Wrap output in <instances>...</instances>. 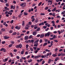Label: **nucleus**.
Wrapping results in <instances>:
<instances>
[{"label": "nucleus", "instance_id": "f257e3e1", "mask_svg": "<svg viewBox=\"0 0 65 65\" xmlns=\"http://www.w3.org/2000/svg\"><path fill=\"white\" fill-rule=\"evenodd\" d=\"M50 34H51V32H49L45 34V37H47V36L48 37V36H50Z\"/></svg>", "mask_w": 65, "mask_h": 65}, {"label": "nucleus", "instance_id": "f03ea898", "mask_svg": "<svg viewBox=\"0 0 65 65\" xmlns=\"http://www.w3.org/2000/svg\"><path fill=\"white\" fill-rule=\"evenodd\" d=\"M26 4V3L24 2L21 4L20 5V6H22V7H25V6H26V5H25Z\"/></svg>", "mask_w": 65, "mask_h": 65}, {"label": "nucleus", "instance_id": "7ed1b4c3", "mask_svg": "<svg viewBox=\"0 0 65 65\" xmlns=\"http://www.w3.org/2000/svg\"><path fill=\"white\" fill-rule=\"evenodd\" d=\"M52 2H53V1L51 0H49L48 1V3H51L50 5L52 4Z\"/></svg>", "mask_w": 65, "mask_h": 65}, {"label": "nucleus", "instance_id": "20e7f679", "mask_svg": "<svg viewBox=\"0 0 65 65\" xmlns=\"http://www.w3.org/2000/svg\"><path fill=\"white\" fill-rule=\"evenodd\" d=\"M4 38L5 39H7L9 38V37H7L6 36H4Z\"/></svg>", "mask_w": 65, "mask_h": 65}, {"label": "nucleus", "instance_id": "39448f33", "mask_svg": "<svg viewBox=\"0 0 65 65\" xmlns=\"http://www.w3.org/2000/svg\"><path fill=\"white\" fill-rule=\"evenodd\" d=\"M36 33H37V32L36 31H34L32 32V34L34 35H36Z\"/></svg>", "mask_w": 65, "mask_h": 65}, {"label": "nucleus", "instance_id": "423d86ee", "mask_svg": "<svg viewBox=\"0 0 65 65\" xmlns=\"http://www.w3.org/2000/svg\"><path fill=\"white\" fill-rule=\"evenodd\" d=\"M15 29H17L18 30H19L20 29V27L19 26L18 27V26L17 25L15 27Z\"/></svg>", "mask_w": 65, "mask_h": 65}, {"label": "nucleus", "instance_id": "0eeeda50", "mask_svg": "<svg viewBox=\"0 0 65 65\" xmlns=\"http://www.w3.org/2000/svg\"><path fill=\"white\" fill-rule=\"evenodd\" d=\"M29 45L28 44H26V50H27H27H29V48H28V47H29Z\"/></svg>", "mask_w": 65, "mask_h": 65}, {"label": "nucleus", "instance_id": "6e6552de", "mask_svg": "<svg viewBox=\"0 0 65 65\" xmlns=\"http://www.w3.org/2000/svg\"><path fill=\"white\" fill-rule=\"evenodd\" d=\"M25 40H28V37L27 36H26L25 37Z\"/></svg>", "mask_w": 65, "mask_h": 65}, {"label": "nucleus", "instance_id": "1a4fd4ad", "mask_svg": "<svg viewBox=\"0 0 65 65\" xmlns=\"http://www.w3.org/2000/svg\"><path fill=\"white\" fill-rule=\"evenodd\" d=\"M12 12H11L9 11L8 12V14H9V15H12Z\"/></svg>", "mask_w": 65, "mask_h": 65}, {"label": "nucleus", "instance_id": "9d476101", "mask_svg": "<svg viewBox=\"0 0 65 65\" xmlns=\"http://www.w3.org/2000/svg\"><path fill=\"white\" fill-rule=\"evenodd\" d=\"M46 57V56L45 55L44 56L42 55L41 56L42 58H45Z\"/></svg>", "mask_w": 65, "mask_h": 65}, {"label": "nucleus", "instance_id": "9b49d317", "mask_svg": "<svg viewBox=\"0 0 65 65\" xmlns=\"http://www.w3.org/2000/svg\"><path fill=\"white\" fill-rule=\"evenodd\" d=\"M24 49H23L22 51L21 52V55H23L24 54Z\"/></svg>", "mask_w": 65, "mask_h": 65}, {"label": "nucleus", "instance_id": "f8f14e48", "mask_svg": "<svg viewBox=\"0 0 65 65\" xmlns=\"http://www.w3.org/2000/svg\"><path fill=\"white\" fill-rule=\"evenodd\" d=\"M42 25H44V24L43 22H42V23H40L39 25V26H41Z\"/></svg>", "mask_w": 65, "mask_h": 65}, {"label": "nucleus", "instance_id": "ddd939ff", "mask_svg": "<svg viewBox=\"0 0 65 65\" xmlns=\"http://www.w3.org/2000/svg\"><path fill=\"white\" fill-rule=\"evenodd\" d=\"M1 30V31H2V32L5 31V29L4 28H2Z\"/></svg>", "mask_w": 65, "mask_h": 65}, {"label": "nucleus", "instance_id": "4468645a", "mask_svg": "<svg viewBox=\"0 0 65 65\" xmlns=\"http://www.w3.org/2000/svg\"><path fill=\"white\" fill-rule=\"evenodd\" d=\"M16 34H17V32H13L12 34V35H15Z\"/></svg>", "mask_w": 65, "mask_h": 65}, {"label": "nucleus", "instance_id": "2eb2a0df", "mask_svg": "<svg viewBox=\"0 0 65 65\" xmlns=\"http://www.w3.org/2000/svg\"><path fill=\"white\" fill-rule=\"evenodd\" d=\"M47 44V43L46 42L44 43V44L43 45V46H45V45H46Z\"/></svg>", "mask_w": 65, "mask_h": 65}, {"label": "nucleus", "instance_id": "dca6fc26", "mask_svg": "<svg viewBox=\"0 0 65 65\" xmlns=\"http://www.w3.org/2000/svg\"><path fill=\"white\" fill-rule=\"evenodd\" d=\"M19 47L20 48H21L22 47V45L20 44L19 45Z\"/></svg>", "mask_w": 65, "mask_h": 65}, {"label": "nucleus", "instance_id": "f3484780", "mask_svg": "<svg viewBox=\"0 0 65 65\" xmlns=\"http://www.w3.org/2000/svg\"><path fill=\"white\" fill-rule=\"evenodd\" d=\"M53 38H54V39H55L56 38H57V36L55 35H54L53 37Z\"/></svg>", "mask_w": 65, "mask_h": 65}, {"label": "nucleus", "instance_id": "a211bd4d", "mask_svg": "<svg viewBox=\"0 0 65 65\" xmlns=\"http://www.w3.org/2000/svg\"><path fill=\"white\" fill-rule=\"evenodd\" d=\"M44 35V34H43L41 35L40 36V38H42V37H43Z\"/></svg>", "mask_w": 65, "mask_h": 65}, {"label": "nucleus", "instance_id": "6ab92c4d", "mask_svg": "<svg viewBox=\"0 0 65 65\" xmlns=\"http://www.w3.org/2000/svg\"><path fill=\"white\" fill-rule=\"evenodd\" d=\"M29 49L31 51H34V50H33V48L32 47L30 48Z\"/></svg>", "mask_w": 65, "mask_h": 65}, {"label": "nucleus", "instance_id": "aec40b11", "mask_svg": "<svg viewBox=\"0 0 65 65\" xmlns=\"http://www.w3.org/2000/svg\"><path fill=\"white\" fill-rule=\"evenodd\" d=\"M25 29H26V30H28V29H29V28H28V27L27 26H25Z\"/></svg>", "mask_w": 65, "mask_h": 65}, {"label": "nucleus", "instance_id": "412c9836", "mask_svg": "<svg viewBox=\"0 0 65 65\" xmlns=\"http://www.w3.org/2000/svg\"><path fill=\"white\" fill-rule=\"evenodd\" d=\"M64 31H65V30H64V29H63L62 30H61L60 31L61 32V33H62L63 32H64Z\"/></svg>", "mask_w": 65, "mask_h": 65}, {"label": "nucleus", "instance_id": "4be33fe9", "mask_svg": "<svg viewBox=\"0 0 65 65\" xmlns=\"http://www.w3.org/2000/svg\"><path fill=\"white\" fill-rule=\"evenodd\" d=\"M22 26H24L25 25V21H22Z\"/></svg>", "mask_w": 65, "mask_h": 65}, {"label": "nucleus", "instance_id": "5701e85b", "mask_svg": "<svg viewBox=\"0 0 65 65\" xmlns=\"http://www.w3.org/2000/svg\"><path fill=\"white\" fill-rule=\"evenodd\" d=\"M44 63H45V61H44V60H43L42 61L41 64H42V65H43L44 64Z\"/></svg>", "mask_w": 65, "mask_h": 65}, {"label": "nucleus", "instance_id": "b1692460", "mask_svg": "<svg viewBox=\"0 0 65 65\" xmlns=\"http://www.w3.org/2000/svg\"><path fill=\"white\" fill-rule=\"evenodd\" d=\"M12 45H13L12 44H10L9 45V47H11L12 46Z\"/></svg>", "mask_w": 65, "mask_h": 65}, {"label": "nucleus", "instance_id": "393cba45", "mask_svg": "<svg viewBox=\"0 0 65 65\" xmlns=\"http://www.w3.org/2000/svg\"><path fill=\"white\" fill-rule=\"evenodd\" d=\"M40 30V27L38 28L36 30V31H39Z\"/></svg>", "mask_w": 65, "mask_h": 65}, {"label": "nucleus", "instance_id": "a878e982", "mask_svg": "<svg viewBox=\"0 0 65 65\" xmlns=\"http://www.w3.org/2000/svg\"><path fill=\"white\" fill-rule=\"evenodd\" d=\"M51 59H49L48 61V63H51Z\"/></svg>", "mask_w": 65, "mask_h": 65}, {"label": "nucleus", "instance_id": "bb28decb", "mask_svg": "<svg viewBox=\"0 0 65 65\" xmlns=\"http://www.w3.org/2000/svg\"><path fill=\"white\" fill-rule=\"evenodd\" d=\"M24 15H28V13L27 12H24Z\"/></svg>", "mask_w": 65, "mask_h": 65}, {"label": "nucleus", "instance_id": "cd10ccee", "mask_svg": "<svg viewBox=\"0 0 65 65\" xmlns=\"http://www.w3.org/2000/svg\"><path fill=\"white\" fill-rule=\"evenodd\" d=\"M28 24L29 25H32V22H28Z\"/></svg>", "mask_w": 65, "mask_h": 65}, {"label": "nucleus", "instance_id": "c85d7f7f", "mask_svg": "<svg viewBox=\"0 0 65 65\" xmlns=\"http://www.w3.org/2000/svg\"><path fill=\"white\" fill-rule=\"evenodd\" d=\"M42 3V2H41L40 3H39L38 5V6H40V5H41V4Z\"/></svg>", "mask_w": 65, "mask_h": 65}, {"label": "nucleus", "instance_id": "c756f323", "mask_svg": "<svg viewBox=\"0 0 65 65\" xmlns=\"http://www.w3.org/2000/svg\"><path fill=\"white\" fill-rule=\"evenodd\" d=\"M52 56L54 57H56V56H57V55L55 54H53Z\"/></svg>", "mask_w": 65, "mask_h": 65}, {"label": "nucleus", "instance_id": "7c9ffc66", "mask_svg": "<svg viewBox=\"0 0 65 65\" xmlns=\"http://www.w3.org/2000/svg\"><path fill=\"white\" fill-rule=\"evenodd\" d=\"M58 57L56 58L55 59V62L57 61V60H58Z\"/></svg>", "mask_w": 65, "mask_h": 65}, {"label": "nucleus", "instance_id": "2f4dec72", "mask_svg": "<svg viewBox=\"0 0 65 65\" xmlns=\"http://www.w3.org/2000/svg\"><path fill=\"white\" fill-rule=\"evenodd\" d=\"M32 61V60L31 59L30 60H29L28 62L29 63H30V62H31Z\"/></svg>", "mask_w": 65, "mask_h": 65}, {"label": "nucleus", "instance_id": "473e14b6", "mask_svg": "<svg viewBox=\"0 0 65 65\" xmlns=\"http://www.w3.org/2000/svg\"><path fill=\"white\" fill-rule=\"evenodd\" d=\"M33 48L34 50H36V48H37V47H33Z\"/></svg>", "mask_w": 65, "mask_h": 65}, {"label": "nucleus", "instance_id": "72a5a7b5", "mask_svg": "<svg viewBox=\"0 0 65 65\" xmlns=\"http://www.w3.org/2000/svg\"><path fill=\"white\" fill-rule=\"evenodd\" d=\"M40 14L41 15H45V14L44 13H41Z\"/></svg>", "mask_w": 65, "mask_h": 65}, {"label": "nucleus", "instance_id": "f704fd0d", "mask_svg": "<svg viewBox=\"0 0 65 65\" xmlns=\"http://www.w3.org/2000/svg\"><path fill=\"white\" fill-rule=\"evenodd\" d=\"M8 11H7L5 12V14H8Z\"/></svg>", "mask_w": 65, "mask_h": 65}, {"label": "nucleus", "instance_id": "c9c22d12", "mask_svg": "<svg viewBox=\"0 0 65 65\" xmlns=\"http://www.w3.org/2000/svg\"><path fill=\"white\" fill-rule=\"evenodd\" d=\"M45 51H46V52H50V51L49 50H48V49H46L45 50Z\"/></svg>", "mask_w": 65, "mask_h": 65}, {"label": "nucleus", "instance_id": "e433bc0d", "mask_svg": "<svg viewBox=\"0 0 65 65\" xmlns=\"http://www.w3.org/2000/svg\"><path fill=\"white\" fill-rule=\"evenodd\" d=\"M58 50V48H56L55 49V52H57V51Z\"/></svg>", "mask_w": 65, "mask_h": 65}, {"label": "nucleus", "instance_id": "4c0bfd02", "mask_svg": "<svg viewBox=\"0 0 65 65\" xmlns=\"http://www.w3.org/2000/svg\"><path fill=\"white\" fill-rule=\"evenodd\" d=\"M34 58L35 59H38V56H36Z\"/></svg>", "mask_w": 65, "mask_h": 65}, {"label": "nucleus", "instance_id": "58836bf2", "mask_svg": "<svg viewBox=\"0 0 65 65\" xmlns=\"http://www.w3.org/2000/svg\"><path fill=\"white\" fill-rule=\"evenodd\" d=\"M6 5L7 7H8V6H9V4H8V3H6Z\"/></svg>", "mask_w": 65, "mask_h": 65}, {"label": "nucleus", "instance_id": "ea45409f", "mask_svg": "<svg viewBox=\"0 0 65 65\" xmlns=\"http://www.w3.org/2000/svg\"><path fill=\"white\" fill-rule=\"evenodd\" d=\"M39 42L40 43L42 42V40L41 39H40L39 41Z\"/></svg>", "mask_w": 65, "mask_h": 65}, {"label": "nucleus", "instance_id": "a19ab883", "mask_svg": "<svg viewBox=\"0 0 65 65\" xmlns=\"http://www.w3.org/2000/svg\"><path fill=\"white\" fill-rule=\"evenodd\" d=\"M10 55H11V57H13V55H12V53H10Z\"/></svg>", "mask_w": 65, "mask_h": 65}, {"label": "nucleus", "instance_id": "79ce46f5", "mask_svg": "<svg viewBox=\"0 0 65 65\" xmlns=\"http://www.w3.org/2000/svg\"><path fill=\"white\" fill-rule=\"evenodd\" d=\"M36 5V4H33V5H32V7H34Z\"/></svg>", "mask_w": 65, "mask_h": 65}, {"label": "nucleus", "instance_id": "37998d69", "mask_svg": "<svg viewBox=\"0 0 65 65\" xmlns=\"http://www.w3.org/2000/svg\"><path fill=\"white\" fill-rule=\"evenodd\" d=\"M47 28V26H44L43 27V29H46Z\"/></svg>", "mask_w": 65, "mask_h": 65}, {"label": "nucleus", "instance_id": "c03bdc74", "mask_svg": "<svg viewBox=\"0 0 65 65\" xmlns=\"http://www.w3.org/2000/svg\"><path fill=\"white\" fill-rule=\"evenodd\" d=\"M48 9V7H46L45 9V10H47Z\"/></svg>", "mask_w": 65, "mask_h": 65}, {"label": "nucleus", "instance_id": "a18cd8bd", "mask_svg": "<svg viewBox=\"0 0 65 65\" xmlns=\"http://www.w3.org/2000/svg\"><path fill=\"white\" fill-rule=\"evenodd\" d=\"M58 33L59 34H61V31H60V30H58Z\"/></svg>", "mask_w": 65, "mask_h": 65}, {"label": "nucleus", "instance_id": "49530a36", "mask_svg": "<svg viewBox=\"0 0 65 65\" xmlns=\"http://www.w3.org/2000/svg\"><path fill=\"white\" fill-rule=\"evenodd\" d=\"M30 42L32 43H33L34 42V40H31Z\"/></svg>", "mask_w": 65, "mask_h": 65}, {"label": "nucleus", "instance_id": "de8ad7c7", "mask_svg": "<svg viewBox=\"0 0 65 65\" xmlns=\"http://www.w3.org/2000/svg\"><path fill=\"white\" fill-rule=\"evenodd\" d=\"M34 43L35 44H38V42H37L36 41Z\"/></svg>", "mask_w": 65, "mask_h": 65}, {"label": "nucleus", "instance_id": "09e8293b", "mask_svg": "<svg viewBox=\"0 0 65 65\" xmlns=\"http://www.w3.org/2000/svg\"><path fill=\"white\" fill-rule=\"evenodd\" d=\"M55 13H53V14H52V15L54 17H55Z\"/></svg>", "mask_w": 65, "mask_h": 65}, {"label": "nucleus", "instance_id": "8fccbe9b", "mask_svg": "<svg viewBox=\"0 0 65 65\" xmlns=\"http://www.w3.org/2000/svg\"><path fill=\"white\" fill-rule=\"evenodd\" d=\"M38 28V26H35L34 27V29H37Z\"/></svg>", "mask_w": 65, "mask_h": 65}, {"label": "nucleus", "instance_id": "3c124183", "mask_svg": "<svg viewBox=\"0 0 65 65\" xmlns=\"http://www.w3.org/2000/svg\"><path fill=\"white\" fill-rule=\"evenodd\" d=\"M16 48H19V45H17L16 46Z\"/></svg>", "mask_w": 65, "mask_h": 65}, {"label": "nucleus", "instance_id": "603ef678", "mask_svg": "<svg viewBox=\"0 0 65 65\" xmlns=\"http://www.w3.org/2000/svg\"><path fill=\"white\" fill-rule=\"evenodd\" d=\"M16 58L17 59H20V57H19V56H17L16 57Z\"/></svg>", "mask_w": 65, "mask_h": 65}, {"label": "nucleus", "instance_id": "864d4df0", "mask_svg": "<svg viewBox=\"0 0 65 65\" xmlns=\"http://www.w3.org/2000/svg\"><path fill=\"white\" fill-rule=\"evenodd\" d=\"M57 27L58 28H60V27H61V25H58L57 26Z\"/></svg>", "mask_w": 65, "mask_h": 65}, {"label": "nucleus", "instance_id": "5fc2aeb1", "mask_svg": "<svg viewBox=\"0 0 65 65\" xmlns=\"http://www.w3.org/2000/svg\"><path fill=\"white\" fill-rule=\"evenodd\" d=\"M32 21L33 22H34V21H35V18H32Z\"/></svg>", "mask_w": 65, "mask_h": 65}, {"label": "nucleus", "instance_id": "6e6d98bb", "mask_svg": "<svg viewBox=\"0 0 65 65\" xmlns=\"http://www.w3.org/2000/svg\"><path fill=\"white\" fill-rule=\"evenodd\" d=\"M32 35H31L29 36V39H31V38H32Z\"/></svg>", "mask_w": 65, "mask_h": 65}, {"label": "nucleus", "instance_id": "4d7b16f0", "mask_svg": "<svg viewBox=\"0 0 65 65\" xmlns=\"http://www.w3.org/2000/svg\"><path fill=\"white\" fill-rule=\"evenodd\" d=\"M56 9H57L56 8V7L54 8L53 9L54 11H56Z\"/></svg>", "mask_w": 65, "mask_h": 65}, {"label": "nucleus", "instance_id": "13d9d810", "mask_svg": "<svg viewBox=\"0 0 65 65\" xmlns=\"http://www.w3.org/2000/svg\"><path fill=\"white\" fill-rule=\"evenodd\" d=\"M38 45V44H35L34 45V46H36V47H37V46Z\"/></svg>", "mask_w": 65, "mask_h": 65}, {"label": "nucleus", "instance_id": "bf43d9fd", "mask_svg": "<svg viewBox=\"0 0 65 65\" xmlns=\"http://www.w3.org/2000/svg\"><path fill=\"white\" fill-rule=\"evenodd\" d=\"M26 58L27 59H29L30 58V55H29Z\"/></svg>", "mask_w": 65, "mask_h": 65}, {"label": "nucleus", "instance_id": "052dcab7", "mask_svg": "<svg viewBox=\"0 0 65 65\" xmlns=\"http://www.w3.org/2000/svg\"><path fill=\"white\" fill-rule=\"evenodd\" d=\"M53 33H54V34H56V33H57V31H54Z\"/></svg>", "mask_w": 65, "mask_h": 65}, {"label": "nucleus", "instance_id": "680f3d73", "mask_svg": "<svg viewBox=\"0 0 65 65\" xmlns=\"http://www.w3.org/2000/svg\"><path fill=\"white\" fill-rule=\"evenodd\" d=\"M49 30V28H47L46 29H45V31H48Z\"/></svg>", "mask_w": 65, "mask_h": 65}, {"label": "nucleus", "instance_id": "e2e57ef3", "mask_svg": "<svg viewBox=\"0 0 65 65\" xmlns=\"http://www.w3.org/2000/svg\"><path fill=\"white\" fill-rule=\"evenodd\" d=\"M25 55H28V52H27L26 51L25 52Z\"/></svg>", "mask_w": 65, "mask_h": 65}, {"label": "nucleus", "instance_id": "0e129e2a", "mask_svg": "<svg viewBox=\"0 0 65 65\" xmlns=\"http://www.w3.org/2000/svg\"><path fill=\"white\" fill-rule=\"evenodd\" d=\"M2 43V44H4L5 43V41H3Z\"/></svg>", "mask_w": 65, "mask_h": 65}, {"label": "nucleus", "instance_id": "69168bd1", "mask_svg": "<svg viewBox=\"0 0 65 65\" xmlns=\"http://www.w3.org/2000/svg\"><path fill=\"white\" fill-rule=\"evenodd\" d=\"M3 51H4L3 52H5L6 51V49L4 48L3 49Z\"/></svg>", "mask_w": 65, "mask_h": 65}, {"label": "nucleus", "instance_id": "338daca9", "mask_svg": "<svg viewBox=\"0 0 65 65\" xmlns=\"http://www.w3.org/2000/svg\"><path fill=\"white\" fill-rule=\"evenodd\" d=\"M60 25L61 26H64L65 25V24H61Z\"/></svg>", "mask_w": 65, "mask_h": 65}, {"label": "nucleus", "instance_id": "774afa93", "mask_svg": "<svg viewBox=\"0 0 65 65\" xmlns=\"http://www.w3.org/2000/svg\"><path fill=\"white\" fill-rule=\"evenodd\" d=\"M19 6H16V9H19Z\"/></svg>", "mask_w": 65, "mask_h": 65}]
</instances>
